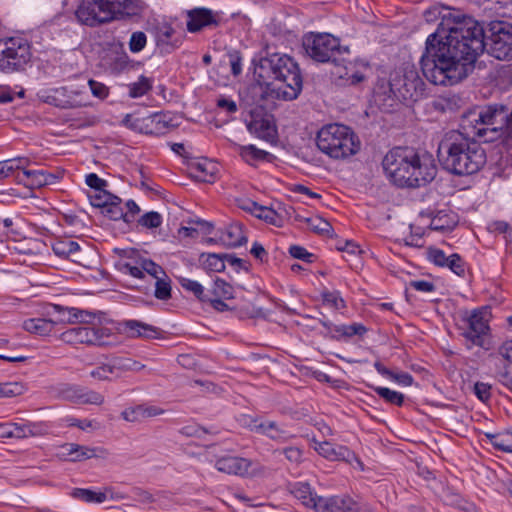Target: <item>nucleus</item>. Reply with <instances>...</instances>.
I'll use <instances>...</instances> for the list:
<instances>
[{"mask_svg": "<svg viewBox=\"0 0 512 512\" xmlns=\"http://www.w3.org/2000/svg\"><path fill=\"white\" fill-rule=\"evenodd\" d=\"M484 51L498 60L512 59V24L491 22L485 30L472 17H457L447 30L438 28L427 37L421 70L430 83L453 86L472 73Z\"/></svg>", "mask_w": 512, "mask_h": 512, "instance_id": "f257e3e1", "label": "nucleus"}, {"mask_svg": "<svg viewBox=\"0 0 512 512\" xmlns=\"http://www.w3.org/2000/svg\"><path fill=\"white\" fill-rule=\"evenodd\" d=\"M254 79L260 86L261 98L269 93L275 98L292 101L299 97L303 89V75L299 64L287 54L272 53L258 60L253 59Z\"/></svg>", "mask_w": 512, "mask_h": 512, "instance_id": "f03ea898", "label": "nucleus"}, {"mask_svg": "<svg viewBox=\"0 0 512 512\" xmlns=\"http://www.w3.org/2000/svg\"><path fill=\"white\" fill-rule=\"evenodd\" d=\"M382 167L389 180L399 188H419L434 180L437 167L428 154L420 155L410 147H395L383 158Z\"/></svg>", "mask_w": 512, "mask_h": 512, "instance_id": "7ed1b4c3", "label": "nucleus"}, {"mask_svg": "<svg viewBox=\"0 0 512 512\" xmlns=\"http://www.w3.org/2000/svg\"><path fill=\"white\" fill-rule=\"evenodd\" d=\"M437 157L443 169L458 176L474 174L486 163L485 151L460 133L446 135L440 141Z\"/></svg>", "mask_w": 512, "mask_h": 512, "instance_id": "20e7f679", "label": "nucleus"}, {"mask_svg": "<svg viewBox=\"0 0 512 512\" xmlns=\"http://www.w3.org/2000/svg\"><path fill=\"white\" fill-rule=\"evenodd\" d=\"M425 83L418 71L412 67L402 75L393 76L388 82L382 81L374 89V102L385 113L395 111L400 103H413L425 95Z\"/></svg>", "mask_w": 512, "mask_h": 512, "instance_id": "39448f33", "label": "nucleus"}, {"mask_svg": "<svg viewBox=\"0 0 512 512\" xmlns=\"http://www.w3.org/2000/svg\"><path fill=\"white\" fill-rule=\"evenodd\" d=\"M305 53L317 63H330L333 74L339 78L347 76V65L351 64L350 48L342 46L340 39L329 33L309 32L303 36Z\"/></svg>", "mask_w": 512, "mask_h": 512, "instance_id": "423d86ee", "label": "nucleus"}, {"mask_svg": "<svg viewBox=\"0 0 512 512\" xmlns=\"http://www.w3.org/2000/svg\"><path fill=\"white\" fill-rule=\"evenodd\" d=\"M139 0H82L75 11L81 24L97 27L138 15Z\"/></svg>", "mask_w": 512, "mask_h": 512, "instance_id": "0eeeda50", "label": "nucleus"}, {"mask_svg": "<svg viewBox=\"0 0 512 512\" xmlns=\"http://www.w3.org/2000/svg\"><path fill=\"white\" fill-rule=\"evenodd\" d=\"M318 149L333 159H344L355 155L361 143L355 132L348 126L338 123L327 124L317 133Z\"/></svg>", "mask_w": 512, "mask_h": 512, "instance_id": "6e6552de", "label": "nucleus"}, {"mask_svg": "<svg viewBox=\"0 0 512 512\" xmlns=\"http://www.w3.org/2000/svg\"><path fill=\"white\" fill-rule=\"evenodd\" d=\"M31 46L21 36L0 39V71L4 73L24 71L31 61Z\"/></svg>", "mask_w": 512, "mask_h": 512, "instance_id": "1a4fd4ad", "label": "nucleus"}, {"mask_svg": "<svg viewBox=\"0 0 512 512\" xmlns=\"http://www.w3.org/2000/svg\"><path fill=\"white\" fill-rule=\"evenodd\" d=\"M508 124V108L503 104H490L480 109L478 118L475 119V135L483 138L484 142H492L499 135L502 127H489L498 122Z\"/></svg>", "mask_w": 512, "mask_h": 512, "instance_id": "9d476101", "label": "nucleus"}, {"mask_svg": "<svg viewBox=\"0 0 512 512\" xmlns=\"http://www.w3.org/2000/svg\"><path fill=\"white\" fill-rule=\"evenodd\" d=\"M488 307H479L472 310L463 318L467 328L461 335L472 345L488 349L485 338L490 332L489 320L486 318L489 314Z\"/></svg>", "mask_w": 512, "mask_h": 512, "instance_id": "9b49d317", "label": "nucleus"}, {"mask_svg": "<svg viewBox=\"0 0 512 512\" xmlns=\"http://www.w3.org/2000/svg\"><path fill=\"white\" fill-rule=\"evenodd\" d=\"M111 336V331L105 327H87L79 326L68 329L63 332L62 339L71 344H87L94 346L109 345L107 339Z\"/></svg>", "mask_w": 512, "mask_h": 512, "instance_id": "f8f14e48", "label": "nucleus"}, {"mask_svg": "<svg viewBox=\"0 0 512 512\" xmlns=\"http://www.w3.org/2000/svg\"><path fill=\"white\" fill-rule=\"evenodd\" d=\"M78 91H69L66 87L46 88L38 92L39 99L46 104L60 109H71L85 106L77 97Z\"/></svg>", "mask_w": 512, "mask_h": 512, "instance_id": "ddd939ff", "label": "nucleus"}, {"mask_svg": "<svg viewBox=\"0 0 512 512\" xmlns=\"http://www.w3.org/2000/svg\"><path fill=\"white\" fill-rule=\"evenodd\" d=\"M317 512H373V509L368 504L355 501L344 494L318 499Z\"/></svg>", "mask_w": 512, "mask_h": 512, "instance_id": "4468645a", "label": "nucleus"}, {"mask_svg": "<svg viewBox=\"0 0 512 512\" xmlns=\"http://www.w3.org/2000/svg\"><path fill=\"white\" fill-rule=\"evenodd\" d=\"M186 17V28L190 33H198L205 28H216L221 23V12L206 7L187 10Z\"/></svg>", "mask_w": 512, "mask_h": 512, "instance_id": "2eb2a0df", "label": "nucleus"}, {"mask_svg": "<svg viewBox=\"0 0 512 512\" xmlns=\"http://www.w3.org/2000/svg\"><path fill=\"white\" fill-rule=\"evenodd\" d=\"M59 393L64 400L76 404L101 405L104 402V396L101 393L80 385L66 384Z\"/></svg>", "mask_w": 512, "mask_h": 512, "instance_id": "dca6fc26", "label": "nucleus"}, {"mask_svg": "<svg viewBox=\"0 0 512 512\" xmlns=\"http://www.w3.org/2000/svg\"><path fill=\"white\" fill-rule=\"evenodd\" d=\"M315 450L319 455L330 461H345L352 464L353 461L357 463L361 470H364V464L359 457L348 447L343 445H336L328 441L316 443Z\"/></svg>", "mask_w": 512, "mask_h": 512, "instance_id": "f3484780", "label": "nucleus"}, {"mask_svg": "<svg viewBox=\"0 0 512 512\" xmlns=\"http://www.w3.org/2000/svg\"><path fill=\"white\" fill-rule=\"evenodd\" d=\"M319 322L327 330L324 334L325 337H329L336 341L346 340L356 335L362 337L368 331L366 326L361 323H353L351 325H334L325 317L323 319H319Z\"/></svg>", "mask_w": 512, "mask_h": 512, "instance_id": "a211bd4d", "label": "nucleus"}, {"mask_svg": "<svg viewBox=\"0 0 512 512\" xmlns=\"http://www.w3.org/2000/svg\"><path fill=\"white\" fill-rule=\"evenodd\" d=\"M251 462L242 457L224 456L216 460L215 467L218 471L230 475L244 476L248 474Z\"/></svg>", "mask_w": 512, "mask_h": 512, "instance_id": "6ab92c4d", "label": "nucleus"}, {"mask_svg": "<svg viewBox=\"0 0 512 512\" xmlns=\"http://www.w3.org/2000/svg\"><path fill=\"white\" fill-rule=\"evenodd\" d=\"M151 31L154 34L157 46L166 45L175 49L182 43V39H173V36L176 33L175 29L166 21L155 22L151 27Z\"/></svg>", "mask_w": 512, "mask_h": 512, "instance_id": "aec40b11", "label": "nucleus"}, {"mask_svg": "<svg viewBox=\"0 0 512 512\" xmlns=\"http://www.w3.org/2000/svg\"><path fill=\"white\" fill-rule=\"evenodd\" d=\"M122 326L127 335L132 338L156 339L162 332L161 329L138 320H126Z\"/></svg>", "mask_w": 512, "mask_h": 512, "instance_id": "412c9836", "label": "nucleus"}, {"mask_svg": "<svg viewBox=\"0 0 512 512\" xmlns=\"http://www.w3.org/2000/svg\"><path fill=\"white\" fill-rule=\"evenodd\" d=\"M64 454L69 456L70 461H82L94 457H102L106 450L101 447H87L75 443H67L63 447Z\"/></svg>", "mask_w": 512, "mask_h": 512, "instance_id": "4be33fe9", "label": "nucleus"}, {"mask_svg": "<svg viewBox=\"0 0 512 512\" xmlns=\"http://www.w3.org/2000/svg\"><path fill=\"white\" fill-rule=\"evenodd\" d=\"M219 241L227 248L240 247L247 243L243 225L239 222L231 223L221 232Z\"/></svg>", "mask_w": 512, "mask_h": 512, "instance_id": "5701e85b", "label": "nucleus"}, {"mask_svg": "<svg viewBox=\"0 0 512 512\" xmlns=\"http://www.w3.org/2000/svg\"><path fill=\"white\" fill-rule=\"evenodd\" d=\"M290 492L304 506L312 508L316 512L318 511V499H322V496L314 493L310 484L307 482H296L291 485Z\"/></svg>", "mask_w": 512, "mask_h": 512, "instance_id": "b1692460", "label": "nucleus"}, {"mask_svg": "<svg viewBox=\"0 0 512 512\" xmlns=\"http://www.w3.org/2000/svg\"><path fill=\"white\" fill-rule=\"evenodd\" d=\"M47 430L48 427L42 422H12V438L15 439L42 436L47 433Z\"/></svg>", "mask_w": 512, "mask_h": 512, "instance_id": "393cba45", "label": "nucleus"}, {"mask_svg": "<svg viewBox=\"0 0 512 512\" xmlns=\"http://www.w3.org/2000/svg\"><path fill=\"white\" fill-rule=\"evenodd\" d=\"M108 361L112 369V375L116 377H120L126 372H138L145 368V365L141 362L124 355L112 356Z\"/></svg>", "mask_w": 512, "mask_h": 512, "instance_id": "a878e982", "label": "nucleus"}, {"mask_svg": "<svg viewBox=\"0 0 512 512\" xmlns=\"http://www.w3.org/2000/svg\"><path fill=\"white\" fill-rule=\"evenodd\" d=\"M257 430L258 434L266 436L271 440L280 443H284L294 437L277 422L267 419H263V421H261V424H259Z\"/></svg>", "mask_w": 512, "mask_h": 512, "instance_id": "bb28decb", "label": "nucleus"}, {"mask_svg": "<svg viewBox=\"0 0 512 512\" xmlns=\"http://www.w3.org/2000/svg\"><path fill=\"white\" fill-rule=\"evenodd\" d=\"M101 213L113 221L123 220L125 223H131L133 220L125 213L122 208V199L116 195L110 198V202L101 209Z\"/></svg>", "mask_w": 512, "mask_h": 512, "instance_id": "cd10ccee", "label": "nucleus"}, {"mask_svg": "<svg viewBox=\"0 0 512 512\" xmlns=\"http://www.w3.org/2000/svg\"><path fill=\"white\" fill-rule=\"evenodd\" d=\"M55 321L44 318H30L23 322L25 331L39 336H47L54 330Z\"/></svg>", "mask_w": 512, "mask_h": 512, "instance_id": "c85d7f7f", "label": "nucleus"}, {"mask_svg": "<svg viewBox=\"0 0 512 512\" xmlns=\"http://www.w3.org/2000/svg\"><path fill=\"white\" fill-rule=\"evenodd\" d=\"M241 158L249 165H255V163L260 161L271 162L274 156L265 151L258 149L255 145H246L240 146L239 152Z\"/></svg>", "mask_w": 512, "mask_h": 512, "instance_id": "c756f323", "label": "nucleus"}, {"mask_svg": "<svg viewBox=\"0 0 512 512\" xmlns=\"http://www.w3.org/2000/svg\"><path fill=\"white\" fill-rule=\"evenodd\" d=\"M199 263L208 272H223L225 270L224 253H201Z\"/></svg>", "mask_w": 512, "mask_h": 512, "instance_id": "7c9ffc66", "label": "nucleus"}, {"mask_svg": "<svg viewBox=\"0 0 512 512\" xmlns=\"http://www.w3.org/2000/svg\"><path fill=\"white\" fill-rule=\"evenodd\" d=\"M374 368L380 375L387 377L400 385L411 386L414 382V378L411 374L407 372L396 373L385 367L380 361H376L374 363Z\"/></svg>", "mask_w": 512, "mask_h": 512, "instance_id": "2f4dec72", "label": "nucleus"}, {"mask_svg": "<svg viewBox=\"0 0 512 512\" xmlns=\"http://www.w3.org/2000/svg\"><path fill=\"white\" fill-rule=\"evenodd\" d=\"M366 386L369 389H372L379 397H381L385 402L389 404L401 407L405 402V395L398 391H394L386 387L375 386L373 384L368 383L366 384Z\"/></svg>", "mask_w": 512, "mask_h": 512, "instance_id": "473e14b6", "label": "nucleus"}, {"mask_svg": "<svg viewBox=\"0 0 512 512\" xmlns=\"http://www.w3.org/2000/svg\"><path fill=\"white\" fill-rule=\"evenodd\" d=\"M430 228L436 231L450 230L455 225L454 219L446 210L431 212Z\"/></svg>", "mask_w": 512, "mask_h": 512, "instance_id": "72a5a7b5", "label": "nucleus"}, {"mask_svg": "<svg viewBox=\"0 0 512 512\" xmlns=\"http://www.w3.org/2000/svg\"><path fill=\"white\" fill-rule=\"evenodd\" d=\"M177 281L185 291L192 293L197 300L202 303L207 302L208 293H205L204 287L199 282L182 276L177 277Z\"/></svg>", "mask_w": 512, "mask_h": 512, "instance_id": "f704fd0d", "label": "nucleus"}, {"mask_svg": "<svg viewBox=\"0 0 512 512\" xmlns=\"http://www.w3.org/2000/svg\"><path fill=\"white\" fill-rule=\"evenodd\" d=\"M71 496L86 503H103L107 500L106 493L95 492L85 488H74Z\"/></svg>", "mask_w": 512, "mask_h": 512, "instance_id": "c9c22d12", "label": "nucleus"}, {"mask_svg": "<svg viewBox=\"0 0 512 512\" xmlns=\"http://www.w3.org/2000/svg\"><path fill=\"white\" fill-rule=\"evenodd\" d=\"M52 250L55 255L68 259L80 250V245L76 241L64 239L56 241L52 245Z\"/></svg>", "mask_w": 512, "mask_h": 512, "instance_id": "e433bc0d", "label": "nucleus"}, {"mask_svg": "<svg viewBox=\"0 0 512 512\" xmlns=\"http://www.w3.org/2000/svg\"><path fill=\"white\" fill-rule=\"evenodd\" d=\"M209 292L213 297H220L226 300L234 298L233 286L219 277L214 280L213 286Z\"/></svg>", "mask_w": 512, "mask_h": 512, "instance_id": "4c0bfd02", "label": "nucleus"}, {"mask_svg": "<svg viewBox=\"0 0 512 512\" xmlns=\"http://www.w3.org/2000/svg\"><path fill=\"white\" fill-rule=\"evenodd\" d=\"M154 287V296L157 299L166 301L171 298V280L166 273L155 279Z\"/></svg>", "mask_w": 512, "mask_h": 512, "instance_id": "58836bf2", "label": "nucleus"}, {"mask_svg": "<svg viewBox=\"0 0 512 512\" xmlns=\"http://www.w3.org/2000/svg\"><path fill=\"white\" fill-rule=\"evenodd\" d=\"M129 87V96L131 98H139L152 90V81L150 78L141 75L137 82L131 83Z\"/></svg>", "mask_w": 512, "mask_h": 512, "instance_id": "ea45409f", "label": "nucleus"}, {"mask_svg": "<svg viewBox=\"0 0 512 512\" xmlns=\"http://www.w3.org/2000/svg\"><path fill=\"white\" fill-rule=\"evenodd\" d=\"M305 223L313 232L319 235L329 236L333 232L332 225L320 216L305 218Z\"/></svg>", "mask_w": 512, "mask_h": 512, "instance_id": "a19ab883", "label": "nucleus"}, {"mask_svg": "<svg viewBox=\"0 0 512 512\" xmlns=\"http://www.w3.org/2000/svg\"><path fill=\"white\" fill-rule=\"evenodd\" d=\"M321 298L324 305L332 307L336 310L346 308V302L342 298L339 291H329L328 289H324L321 292Z\"/></svg>", "mask_w": 512, "mask_h": 512, "instance_id": "79ce46f5", "label": "nucleus"}, {"mask_svg": "<svg viewBox=\"0 0 512 512\" xmlns=\"http://www.w3.org/2000/svg\"><path fill=\"white\" fill-rule=\"evenodd\" d=\"M195 170L200 174H197L196 177L203 182L212 183L215 180V176L217 173L216 166L211 162H199L195 165Z\"/></svg>", "mask_w": 512, "mask_h": 512, "instance_id": "37998d69", "label": "nucleus"}, {"mask_svg": "<svg viewBox=\"0 0 512 512\" xmlns=\"http://www.w3.org/2000/svg\"><path fill=\"white\" fill-rule=\"evenodd\" d=\"M137 264H139L141 266L142 272L144 274L147 273L150 276H152L154 279H157L158 277L165 275V273H166L162 266L155 263L151 259L139 258V260L137 261Z\"/></svg>", "mask_w": 512, "mask_h": 512, "instance_id": "c03bdc74", "label": "nucleus"}, {"mask_svg": "<svg viewBox=\"0 0 512 512\" xmlns=\"http://www.w3.org/2000/svg\"><path fill=\"white\" fill-rule=\"evenodd\" d=\"M26 387L21 382L0 383V397H15L22 395Z\"/></svg>", "mask_w": 512, "mask_h": 512, "instance_id": "a18cd8bd", "label": "nucleus"}, {"mask_svg": "<svg viewBox=\"0 0 512 512\" xmlns=\"http://www.w3.org/2000/svg\"><path fill=\"white\" fill-rule=\"evenodd\" d=\"M445 267L449 268L457 276L463 277L466 271V263L464 259L457 253L448 256Z\"/></svg>", "mask_w": 512, "mask_h": 512, "instance_id": "49530a36", "label": "nucleus"}, {"mask_svg": "<svg viewBox=\"0 0 512 512\" xmlns=\"http://www.w3.org/2000/svg\"><path fill=\"white\" fill-rule=\"evenodd\" d=\"M70 313H72V316H69L68 318L65 319L62 318L61 320L67 321L69 324H74L77 322L91 323L95 318V315L92 312L81 310L74 307H72V311Z\"/></svg>", "mask_w": 512, "mask_h": 512, "instance_id": "de8ad7c7", "label": "nucleus"}, {"mask_svg": "<svg viewBox=\"0 0 512 512\" xmlns=\"http://www.w3.org/2000/svg\"><path fill=\"white\" fill-rule=\"evenodd\" d=\"M138 224L148 229L158 228L162 224V216L156 211H150L138 219Z\"/></svg>", "mask_w": 512, "mask_h": 512, "instance_id": "09e8293b", "label": "nucleus"}, {"mask_svg": "<svg viewBox=\"0 0 512 512\" xmlns=\"http://www.w3.org/2000/svg\"><path fill=\"white\" fill-rule=\"evenodd\" d=\"M147 43L146 34L142 31L133 32L130 41H129V49L132 53H138L142 51Z\"/></svg>", "mask_w": 512, "mask_h": 512, "instance_id": "8fccbe9b", "label": "nucleus"}, {"mask_svg": "<svg viewBox=\"0 0 512 512\" xmlns=\"http://www.w3.org/2000/svg\"><path fill=\"white\" fill-rule=\"evenodd\" d=\"M445 501L450 504L457 506L463 510H468L467 505L471 506L458 492L448 488L444 492Z\"/></svg>", "mask_w": 512, "mask_h": 512, "instance_id": "3c124183", "label": "nucleus"}, {"mask_svg": "<svg viewBox=\"0 0 512 512\" xmlns=\"http://www.w3.org/2000/svg\"><path fill=\"white\" fill-rule=\"evenodd\" d=\"M494 448L501 452L512 453V432H499L498 439Z\"/></svg>", "mask_w": 512, "mask_h": 512, "instance_id": "603ef678", "label": "nucleus"}, {"mask_svg": "<svg viewBox=\"0 0 512 512\" xmlns=\"http://www.w3.org/2000/svg\"><path fill=\"white\" fill-rule=\"evenodd\" d=\"M88 86L91 90L92 95L100 100H104L109 96V87L102 82L90 79L88 81Z\"/></svg>", "mask_w": 512, "mask_h": 512, "instance_id": "864d4df0", "label": "nucleus"}, {"mask_svg": "<svg viewBox=\"0 0 512 512\" xmlns=\"http://www.w3.org/2000/svg\"><path fill=\"white\" fill-rule=\"evenodd\" d=\"M289 254L293 258L302 260L306 263H312L315 259V255L313 253L308 252L304 247L299 245H291L289 247Z\"/></svg>", "mask_w": 512, "mask_h": 512, "instance_id": "5fc2aeb1", "label": "nucleus"}, {"mask_svg": "<svg viewBox=\"0 0 512 512\" xmlns=\"http://www.w3.org/2000/svg\"><path fill=\"white\" fill-rule=\"evenodd\" d=\"M224 262L231 265L236 272H239L240 270H244L246 272L250 271V263L238 258L235 254L224 253Z\"/></svg>", "mask_w": 512, "mask_h": 512, "instance_id": "6e6d98bb", "label": "nucleus"}, {"mask_svg": "<svg viewBox=\"0 0 512 512\" xmlns=\"http://www.w3.org/2000/svg\"><path fill=\"white\" fill-rule=\"evenodd\" d=\"M114 194L108 192L107 190L95 192V194L90 195V203L95 208L102 209L107 202H110V198H112Z\"/></svg>", "mask_w": 512, "mask_h": 512, "instance_id": "4d7b16f0", "label": "nucleus"}, {"mask_svg": "<svg viewBox=\"0 0 512 512\" xmlns=\"http://www.w3.org/2000/svg\"><path fill=\"white\" fill-rule=\"evenodd\" d=\"M474 394L483 403L491 399V385L484 382H476L474 384Z\"/></svg>", "mask_w": 512, "mask_h": 512, "instance_id": "13d9d810", "label": "nucleus"}, {"mask_svg": "<svg viewBox=\"0 0 512 512\" xmlns=\"http://www.w3.org/2000/svg\"><path fill=\"white\" fill-rule=\"evenodd\" d=\"M229 63L231 66V73L233 76H238L242 73V56L237 50L228 53Z\"/></svg>", "mask_w": 512, "mask_h": 512, "instance_id": "bf43d9fd", "label": "nucleus"}, {"mask_svg": "<svg viewBox=\"0 0 512 512\" xmlns=\"http://www.w3.org/2000/svg\"><path fill=\"white\" fill-rule=\"evenodd\" d=\"M109 375H112V369L109 361L97 366L90 372V376L98 380H109Z\"/></svg>", "mask_w": 512, "mask_h": 512, "instance_id": "052dcab7", "label": "nucleus"}, {"mask_svg": "<svg viewBox=\"0 0 512 512\" xmlns=\"http://www.w3.org/2000/svg\"><path fill=\"white\" fill-rule=\"evenodd\" d=\"M85 182L91 189H94L95 192L106 190L105 188L108 185L106 180L100 178L95 173L88 174Z\"/></svg>", "mask_w": 512, "mask_h": 512, "instance_id": "680f3d73", "label": "nucleus"}, {"mask_svg": "<svg viewBox=\"0 0 512 512\" xmlns=\"http://www.w3.org/2000/svg\"><path fill=\"white\" fill-rule=\"evenodd\" d=\"M119 270L125 274H129L138 279H142L145 277L144 273L142 272L141 266L137 263L136 265H133L130 262L120 263Z\"/></svg>", "mask_w": 512, "mask_h": 512, "instance_id": "e2e57ef3", "label": "nucleus"}, {"mask_svg": "<svg viewBox=\"0 0 512 512\" xmlns=\"http://www.w3.org/2000/svg\"><path fill=\"white\" fill-rule=\"evenodd\" d=\"M275 453H281L291 463H299L302 459V450L297 447H286L281 450H275Z\"/></svg>", "mask_w": 512, "mask_h": 512, "instance_id": "0e129e2a", "label": "nucleus"}, {"mask_svg": "<svg viewBox=\"0 0 512 512\" xmlns=\"http://www.w3.org/2000/svg\"><path fill=\"white\" fill-rule=\"evenodd\" d=\"M44 172L45 170H24V176L31 181V186L40 188L43 187V182H45Z\"/></svg>", "mask_w": 512, "mask_h": 512, "instance_id": "69168bd1", "label": "nucleus"}, {"mask_svg": "<svg viewBox=\"0 0 512 512\" xmlns=\"http://www.w3.org/2000/svg\"><path fill=\"white\" fill-rule=\"evenodd\" d=\"M428 256L429 260L439 267H445V264L448 260V256H446L444 251L438 248H430Z\"/></svg>", "mask_w": 512, "mask_h": 512, "instance_id": "338daca9", "label": "nucleus"}, {"mask_svg": "<svg viewBox=\"0 0 512 512\" xmlns=\"http://www.w3.org/2000/svg\"><path fill=\"white\" fill-rule=\"evenodd\" d=\"M179 433L186 437H201L207 433V430L198 424H189L182 427Z\"/></svg>", "mask_w": 512, "mask_h": 512, "instance_id": "774afa93", "label": "nucleus"}]
</instances>
